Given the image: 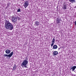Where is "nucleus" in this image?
I'll use <instances>...</instances> for the list:
<instances>
[{
    "instance_id": "f257e3e1",
    "label": "nucleus",
    "mask_w": 76,
    "mask_h": 76,
    "mask_svg": "<svg viewBox=\"0 0 76 76\" xmlns=\"http://www.w3.org/2000/svg\"><path fill=\"white\" fill-rule=\"evenodd\" d=\"M5 27L7 29L12 30L13 29V26L9 22V21L6 20L5 23Z\"/></svg>"
},
{
    "instance_id": "6ab92c4d",
    "label": "nucleus",
    "mask_w": 76,
    "mask_h": 76,
    "mask_svg": "<svg viewBox=\"0 0 76 76\" xmlns=\"http://www.w3.org/2000/svg\"><path fill=\"white\" fill-rule=\"evenodd\" d=\"M54 43H52L51 44V47H53V45H54Z\"/></svg>"
},
{
    "instance_id": "dca6fc26",
    "label": "nucleus",
    "mask_w": 76,
    "mask_h": 76,
    "mask_svg": "<svg viewBox=\"0 0 76 76\" xmlns=\"http://www.w3.org/2000/svg\"><path fill=\"white\" fill-rule=\"evenodd\" d=\"M17 12H21V11H20V8L18 9Z\"/></svg>"
},
{
    "instance_id": "39448f33",
    "label": "nucleus",
    "mask_w": 76,
    "mask_h": 76,
    "mask_svg": "<svg viewBox=\"0 0 76 76\" xmlns=\"http://www.w3.org/2000/svg\"><path fill=\"white\" fill-rule=\"evenodd\" d=\"M76 68V66H74L70 68V70H71L72 72H73L75 70V69Z\"/></svg>"
},
{
    "instance_id": "1a4fd4ad",
    "label": "nucleus",
    "mask_w": 76,
    "mask_h": 76,
    "mask_svg": "<svg viewBox=\"0 0 76 76\" xmlns=\"http://www.w3.org/2000/svg\"><path fill=\"white\" fill-rule=\"evenodd\" d=\"M53 48L54 49H57V46L56 45H54L53 47Z\"/></svg>"
},
{
    "instance_id": "f8f14e48",
    "label": "nucleus",
    "mask_w": 76,
    "mask_h": 76,
    "mask_svg": "<svg viewBox=\"0 0 76 76\" xmlns=\"http://www.w3.org/2000/svg\"><path fill=\"white\" fill-rule=\"evenodd\" d=\"M16 66L15 64L14 65V66L13 67V68L12 69L13 70H14V71L15 70V69H16Z\"/></svg>"
},
{
    "instance_id": "ddd939ff",
    "label": "nucleus",
    "mask_w": 76,
    "mask_h": 76,
    "mask_svg": "<svg viewBox=\"0 0 76 76\" xmlns=\"http://www.w3.org/2000/svg\"><path fill=\"white\" fill-rule=\"evenodd\" d=\"M62 8L63 9H66V5H64Z\"/></svg>"
},
{
    "instance_id": "f03ea898",
    "label": "nucleus",
    "mask_w": 76,
    "mask_h": 76,
    "mask_svg": "<svg viewBox=\"0 0 76 76\" xmlns=\"http://www.w3.org/2000/svg\"><path fill=\"white\" fill-rule=\"evenodd\" d=\"M26 59L23 61V62L22 63L21 66L23 68L25 67L27 68V65L28 64V61L27 58H26Z\"/></svg>"
},
{
    "instance_id": "9b49d317",
    "label": "nucleus",
    "mask_w": 76,
    "mask_h": 76,
    "mask_svg": "<svg viewBox=\"0 0 76 76\" xmlns=\"http://www.w3.org/2000/svg\"><path fill=\"white\" fill-rule=\"evenodd\" d=\"M53 54L55 55H57V54H58V52L57 51H55L53 52Z\"/></svg>"
},
{
    "instance_id": "aec40b11",
    "label": "nucleus",
    "mask_w": 76,
    "mask_h": 76,
    "mask_svg": "<svg viewBox=\"0 0 76 76\" xmlns=\"http://www.w3.org/2000/svg\"><path fill=\"white\" fill-rule=\"evenodd\" d=\"M75 25H76V21L75 22Z\"/></svg>"
},
{
    "instance_id": "423d86ee",
    "label": "nucleus",
    "mask_w": 76,
    "mask_h": 76,
    "mask_svg": "<svg viewBox=\"0 0 76 76\" xmlns=\"http://www.w3.org/2000/svg\"><path fill=\"white\" fill-rule=\"evenodd\" d=\"M12 21L13 23H15L16 22V21H17V19L15 18H12Z\"/></svg>"
},
{
    "instance_id": "7ed1b4c3",
    "label": "nucleus",
    "mask_w": 76,
    "mask_h": 76,
    "mask_svg": "<svg viewBox=\"0 0 76 76\" xmlns=\"http://www.w3.org/2000/svg\"><path fill=\"white\" fill-rule=\"evenodd\" d=\"M29 5V1H27L24 2V5H23V6H24L25 8H26Z\"/></svg>"
},
{
    "instance_id": "412c9836",
    "label": "nucleus",
    "mask_w": 76,
    "mask_h": 76,
    "mask_svg": "<svg viewBox=\"0 0 76 76\" xmlns=\"http://www.w3.org/2000/svg\"><path fill=\"white\" fill-rule=\"evenodd\" d=\"M74 72H76V71H74Z\"/></svg>"
},
{
    "instance_id": "6e6552de",
    "label": "nucleus",
    "mask_w": 76,
    "mask_h": 76,
    "mask_svg": "<svg viewBox=\"0 0 76 76\" xmlns=\"http://www.w3.org/2000/svg\"><path fill=\"white\" fill-rule=\"evenodd\" d=\"M5 52L7 54H10V50H9V49L5 51Z\"/></svg>"
},
{
    "instance_id": "0eeeda50",
    "label": "nucleus",
    "mask_w": 76,
    "mask_h": 76,
    "mask_svg": "<svg viewBox=\"0 0 76 76\" xmlns=\"http://www.w3.org/2000/svg\"><path fill=\"white\" fill-rule=\"evenodd\" d=\"M35 25L36 26H38L39 25V22L36 21L35 22Z\"/></svg>"
},
{
    "instance_id": "a211bd4d",
    "label": "nucleus",
    "mask_w": 76,
    "mask_h": 76,
    "mask_svg": "<svg viewBox=\"0 0 76 76\" xmlns=\"http://www.w3.org/2000/svg\"><path fill=\"white\" fill-rule=\"evenodd\" d=\"M58 19H60V18H59V17H58V16H57V20Z\"/></svg>"
},
{
    "instance_id": "9d476101",
    "label": "nucleus",
    "mask_w": 76,
    "mask_h": 76,
    "mask_svg": "<svg viewBox=\"0 0 76 76\" xmlns=\"http://www.w3.org/2000/svg\"><path fill=\"white\" fill-rule=\"evenodd\" d=\"M69 1L71 3H76V1L75 0H69Z\"/></svg>"
},
{
    "instance_id": "20e7f679",
    "label": "nucleus",
    "mask_w": 76,
    "mask_h": 76,
    "mask_svg": "<svg viewBox=\"0 0 76 76\" xmlns=\"http://www.w3.org/2000/svg\"><path fill=\"white\" fill-rule=\"evenodd\" d=\"M13 52L11 53L9 55L8 54H4L3 56L4 57H9V58L11 57L12 56V55H13Z\"/></svg>"
},
{
    "instance_id": "4468645a",
    "label": "nucleus",
    "mask_w": 76,
    "mask_h": 76,
    "mask_svg": "<svg viewBox=\"0 0 76 76\" xmlns=\"http://www.w3.org/2000/svg\"><path fill=\"white\" fill-rule=\"evenodd\" d=\"M60 19L56 20V22L57 23H60Z\"/></svg>"
},
{
    "instance_id": "2eb2a0df",
    "label": "nucleus",
    "mask_w": 76,
    "mask_h": 76,
    "mask_svg": "<svg viewBox=\"0 0 76 76\" xmlns=\"http://www.w3.org/2000/svg\"><path fill=\"white\" fill-rule=\"evenodd\" d=\"M52 43H54L55 42V39L54 38H53V39L52 40Z\"/></svg>"
},
{
    "instance_id": "f3484780",
    "label": "nucleus",
    "mask_w": 76,
    "mask_h": 76,
    "mask_svg": "<svg viewBox=\"0 0 76 76\" xmlns=\"http://www.w3.org/2000/svg\"><path fill=\"white\" fill-rule=\"evenodd\" d=\"M10 3L8 4H7V6H8V7H9V6H10Z\"/></svg>"
}]
</instances>
